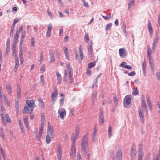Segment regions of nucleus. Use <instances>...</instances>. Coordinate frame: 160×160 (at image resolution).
I'll return each mask as SVG.
<instances>
[{"instance_id":"f257e3e1","label":"nucleus","mask_w":160,"mask_h":160,"mask_svg":"<svg viewBox=\"0 0 160 160\" xmlns=\"http://www.w3.org/2000/svg\"><path fill=\"white\" fill-rule=\"evenodd\" d=\"M81 147L83 151L87 150L88 149L87 138L86 136H84L82 139Z\"/></svg>"},{"instance_id":"f03ea898","label":"nucleus","mask_w":160,"mask_h":160,"mask_svg":"<svg viewBox=\"0 0 160 160\" xmlns=\"http://www.w3.org/2000/svg\"><path fill=\"white\" fill-rule=\"evenodd\" d=\"M1 115L2 116V122L3 124L4 125L6 124V121L8 122H11V121L8 114H2Z\"/></svg>"},{"instance_id":"7ed1b4c3","label":"nucleus","mask_w":160,"mask_h":160,"mask_svg":"<svg viewBox=\"0 0 160 160\" xmlns=\"http://www.w3.org/2000/svg\"><path fill=\"white\" fill-rule=\"evenodd\" d=\"M76 153V149L75 147V142L73 141L72 144L70 153V157L73 158L75 157Z\"/></svg>"},{"instance_id":"20e7f679","label":"nucleus","mask_w":160,"mask_h":160,"mask_svg":"<svg viewBox=\"0 0 160 160\" xmlns=\"http://www.w3.org/2000/svg\"><path fill=\"white\" fill-rule=\"evenodd\" d=\"M58 113L59 115L58 118L63 119L66 115V111L64 109L60 108L58 111Z\"/></svg>"},{"instance_id":"39448f33","label":"nucleus","mask_w":160,"mask_h":160,"mask_svg":"<svg viewBox=\"0 0 160 160\" xmlns=\"http://www.w3.org/2000/svg\"><path fill=\"white\" fill-rule=\"evenodd\" d=\"M143 155V146L142 145H139L138 151V160H142Z\"/></svg>"},{"instance_id":"423d86ee","label":"nucleus","mask_w":160,"mask_h":160,"mask_svg":"<svg viewBox=\"0 0 160 160\" xmlns=\"http://www.w3.org/2000/svg\"><path fill=\"white\" fill-rule=\"evenodd\" d=\"M54 132L53 129L52 128L50 122L48 123V127L47 129V134L49 135L51 137H53V134Z\"/></svg>"},{"instance_id":"0eeeda50","label":"nucleus","mask_w":160,"mask_h":160,"mask_svg":"<svg viewBox=\"0 0 160 160\" xmlns=\"http://www.w3.org/2000/svg\"><path fill=\"white\" fill-rule=\"evenodd\" d=\"M26 104H27L28 106L31 109V111H32L33 110V107L35 105V101L34 100H28L26 101Z\"/></svg>"},{"instance_id":"6e6552de","label":"nucleus","mask_w":160,"mask_h":160,"mask_svg":"<svg viewBox=\"0 0 160 160\" xmlns=\"http://www.w3.org/2000/svg\"><path fill=\"white\" fill-rule=\"evenodd\" d=\"M142 106L145 111V112L147 115H148V107L145 102V100L144 98H143L142 99L141 102Z\"/></svg>"},{"instance_id":"1a4fd4ad","label":"nucleus","mask_w":160,"mask_h":160,"mask_svg":"<svg viewBox=\"0 0 160 160\" xmlns=\"http://www.w3.org/2000/svg\"><path fill=\"white\" fill-rule=\"evenodd\" d=\"M138 113L142 122L144 123V118L143 111L140 107H139L138 108Z\"/></svg>"},{"instance_id":"9d476101","label":"nucleus","mask_w":160,"mask_h":160,"mask_svg":"<svg viewBox=\"0 0 160 160\" xmlns=\"http://www.w3.org/2000/svg\"><path fill=\"white\" fill-rule=\"evenodd\" d=\"M119 53L121 58H124L127 54V52L125 49L124 48H121L119 50Z\"/></svg>"},{"instance_id":"9b49d317","label":"nucleus","mask_w":160,"mask_h":160,"mask_svg":"<svg viewBox=\"0 0 160 160\" xmlns=\"http://www.w3.org/2000/svg\"><path fill=\"white\" fill-rule=\"evenodd\" d=\"M58 97V90L56 89L54 92H52L51 95L52 101L53 102L52 104H54L55 101L56 100Z\"/></svg>"},{"instance_id":"f8f14e48","label":"nucleus","mask_w":160,"mask_h":160,"mask_svg":"<svg viewBox=\"0 0 160 160\" xmlns=\"http://www.w3.org/2000/svg\"><path fill=\"white\" fill-rule=\"evenodd\" d=\"M122 152L121 149H118L116 153L117 160H122Z\"/></svg>"},{"instance_id":"ddd939ff","label":"nucleus","mask_w":160,"mask_h":160,"mask_svg":"<svg viewBox=\"0 0 160 160\" xmlns=\"http://www.w3.org/2000/svg\"><path fill=\"white\" fill-rule=\"evenodd\" d=\"M152 52L151 50L150 46L149 45L148 46V48H147V56L148 59V60L149 61V63H150V64H151V54Z\"/></svg>"},{"instance_id":"4468645a","label":"nucleus","mask_w":160,"mask_h":160,"mask_svg":"<svg viewBox=\"0 0 160 160\" xmlns=\"http://www.w3.org/2000/svg\"><path fill=\"white\" fill-rule=\"evenodd\" d=\"M19 31H17L16 32L14 36L13 45H16L18 38L19 37Z\"/></svg>"},{"instance_id":"2eb2a0df","label":"nucleus","mask_w":160,"mask_h":160,"mask_svg":"<svg viewBox=\"0 0 160 160\" xmlns=\"http://www.w3.org/2000/svg\"><path fill=\"white\" fill-rule=\"evenodd\" d=\"M125 102H124V106L126 108L127 107V106L129 105L131 103V98L128 96H126L125 98Z\"/></svg>"},{"instance_id":"dca6fc26","label":"nucleus","mask_w":160,"mask_h":160,"mask_svg":"<svg viewBox=\"0 0 160 160\" xmlns=\"http://www.w3.org/2000/svg\"><path fill=\"white\" fill-rule=\"evenodd\" d=\"M136 154V151L135 150V145H132V150L131 152V155L132 158H134L135 157Z\"/></svg>"},{"instance_id":"f3484780","label":"nucleus","mask_w":160,"mask_h":160,"mask_svg":"<svg viewBox=\"0 0 160 160\" xmlns=\"http://www.w3.org/2000/svg\"><path fill=\"white\" fill-rule=\"evenodd\" d=\"M99 122L100 124H102L104 122V118L103 114V112L102 111H100V118Z\"/></svg>"},{"instance_id":"a211bd4d","label":"nucleus","mask_w":160,"mask_h":160,"mask_svg":"<svg viewBox=\"0 0 160 160\" xmlns=\"http://www.w3.org/2000/svg\"><path fill=\"white\" fill-rule=\"evenodd\" d=\"M56 153H62V148L60 143H58L56 145Z\"/></svg>"},{"instance_id":"6ab92c4d","label":"nucleus","mask_w":160,"mask_h":160,"mask_svg":"<svg viewBox=\"0 0 160 160\" xmlns=\"http://www.w3.org/2000/svg\"><path fill=\"white\" fill-rule=\"evenodd\" d=\"M63 49L64 52L66 57V58L68 60L69 59V57L67 48L65 46L64 47Z\"/></svg>"},{"instance_id":"aec40b11","label":"nucleus","mask_w":160,"mask_h":160,"mask_svg":"<svg viewBox=\"0 0 160 160\" xmlns=\"http://www.w3.org/2000/svg\"><path fill=\"white\" fill-rule=\"evenodd\" d=\"M148 28L150 32V35H151L153 33V31L150 21H148Z\"/></svg>"},{"instance_id":"412c9836","label":"nucleus","mask_w":160,"mask_h":160,"mask_svg":"<svg viewBox=\"0 0 160 160\" xmlns=\"http://www.w3.org/2000/svg\"><path fill=\"white\" fill-rule=\"evenodd\" d=\"M38 101L40 107L42 109H43L44 108V104L43 100L41 98H39Z\"/></svg>"},{"instance_id":"4be33fe9","label":"nucleus","mask_w":160,"mask_h":160,"mask_svg":"<svg viewBox=\"0 0 160 160\" xmlns=\"http://www.w3.org/2000/svg\"><path fill=\"white\" fill-rule=\"evenodd\" d=\"M86 153V154L87 156V158L88 160H91V159H92L93 158L92 154V153H90L87 150L84 151Z\"/></svg>"},{"instance_id":"5701e85b","label":"nucleus","mask_w":160,"mask_h":160,"mask_svg":"<svg viewBox=\"0 0 160 160\" xmlns=\"http://www.w3.org/2000/svg\"><path fill=\"white\" fill-rule=\"evenodd\" d=\"M79 52L80 54V57L81 58V59H83L84 58V55L83 52V51L82 49V46L81 45L79 46Z\"/></svg>"},{"instance_id":"b1692460","label":"nucleus","mask_w":160,"mask_h":160,"mask_svg":"<svg viewBox=\"0 0 160 160\" xmlns=\"http://www.w3.org/2000/svg\"><path fill=\"white\" fill-rule=\"evenodd\" d=\"M19 61L18 57H17L15 59V65L14 68V70L16 71L19 67Z\"/></svg>"},{"instance_id":"393cba45","label":"nucleus","mask_w":160,"mask_h":160,"mask_svg":"<svg viewBox=\"0 0 160 160\" xmlns=\"http://www.w3.org/2000/svg\"><path fill=\"white\" fill-rule=\"evenodd\" d=\"M0 136L2 138L3 140H5V136L3 132V129L2 128H0Z\"/></svg>"},{"instance_id":"a878e982","label":"nucleus","mask_w":160,"mask_h":160,"mask_svg":"<svg viewBox=\"0 0 160 160\" xmlns=\"http://www.w3.org/2000/svg\"><path fill=\"white\" fill-rule=\"evenodd\" d=\"M26 35V32H23V34L21 35L20 38V45H22V43L24 41V38Z\"/></svg>"},{"instance_id":"bb28decb","label":"nucleus","mask_w":160,"mask_h":160,"mask_svg":"<svg viewBox=\"0 0 160 160\" xmlns=\"http://www.w3.org/2000/svg\"><path fill=\"white\" fill-rule=\"evenodd\" d=\"M28 119L27 118H23V120L24 122V123L26 126L28 130H29L28 122Z\"/></svg>"},{"instance_id":"cd10ccee","label":"nucleus","mask_w":160,"mask_h":160,"mask_svg":"<svg viewBox=\"0 0 160 160\" xmlns=\"http://www.w3.org/2000/svg\"><path fill=\"white\" fill-rule=\"evenodd\" d=\"M6 88L8 93L9 94H10L12 91V87L11 84H7L6 85Z\"/></svg>"},{"instance_id":"c85d7f7f","label":"nucleus","mask_w":160,"mask_h":160,"mask_svg":"<svg viewBox=\"0 0 160 160\" xmlns=\"http://www.w3.org/2000/svg\"><path fill=\"white\" fill-rule=\"evenodd\" d=\"M19 105L18 102V101H17L16 102L15 105L16 111L17 115H18V114L19 109Z\"/></svg>"},{"instance_id":"c756f323","label":"nucleus","mask_w":160,"mask_h":160,"mask_svg":"<svg viewBox=\"0 0 160 160\" xmlns=\"http://www.w3.org/2000/svg\"><path fill=\"white\" fill-rule=\"evenodd\" d=\"M17 92L18 98L20 99L21 98V92L20 88L19 87H17Z\"/></svg>"},{"instance_id":"7c9ffc66","label":"nucleus","mask_w":160,"mask_h":160,"mask_svg":"<svg viewBox=\"0 0 160 160\" xmlns=\"http://www.w3.org/2000/svg\"><path fill=\"white\" fill-rule=\"evenodd\" d=\"M16 45H13V46L12 47V50L13 51L12 54L13 56L15 57L17 55V51L16 49Z\"/></svg>"},{"instance_id":"2f4dec72","label":"nucleus","mask_w":160,"mask_h":160,"mask_svg":"<svg viewBox=\"0 0 160 160\" xmlns=\"http://www.w3.org/2000/svg\"><path fill=\"white\" fill-rule=\"evenodd\" d=\"M51 136L49 135H47L46 136V141L47 144H49L50 143L51 140Z\"/></svg>"},{"instance_id":"473e14b6","label":"nucleus","mask_w":160,"mask_h":160,"mask_svg":"<svg viewBox=\"0 0 160 160\" xmlns=\"http://www.w3.org/2000/svg\"><path fill=\"white\" fill-rule=\"evenodd\" d=\"M43 126L44 125H41V126L40 127L39 135V137H41V136L43 133Z\"/></svg>"},{"instance_id":"72a5a7b5","label":"nucleus","mask_w":160,"mask_h":160,"mask_svg":"<svg viewBox=\"0 0 160 160\" xmlns=\"http://www.w3.org/2000/svg\"><path fill=\"white\" fill-rule=\"evenodd\" d=\"M80 132V128L79 126H77L76 128V136L77 137L79 135Z\"/></svg>"},{"instance_id":"f704fd0d","label":"nucleus","mask_w":160,"mask_h":160,"mask_svg":"<svg viewBox=\"0 0 160 160\" xmlns=\"http://www.w3.org/2000/svg\"><path fill=\"white\" fill-rule=\"evenodd\" d=\"M29 107L26 105L24 107V109L22 111L23 113H27L28 112H29Z\"/></svg>"},{"instance_id":"c9c22d12","label":"nucleus","mask_w":160,"mask_h":160,"mask_svg":"<svg viewBox=\"0 0 160 160\" xmlns=\"http://www.w3.org/2000/svg\"><path fill=\"white\" fill-rule=\"evenodd\" d=\"M96 63L94 62H91L88 64V68H93L95 66Z\"/></svg>"},{"instance_id":"e433bc0d","label":"nucleus","mask_w":160,"mask_h":160,"mask_svg":"<svg viewBox=\"0 0 160 160\" xmlns=\"http://www.w3.org/2000/svg\"><path fill=\"white\" fill-rule=\"evenodd\" d=\"M88 50L89 53L91 55L92 53V52L93 49L92 48V45L91 44L89 47L88 48Z\"/></svg>"},{"instance_id":"4c0bfd02","label":"nucleus","mask_w":160,"mask_h":160,"mask_svg":"<svg viewBox=\"0 0 160 160\" xmlns=\"http://www.w3.org/2000/svg\"><path fill=\"white\" fill-rule=\"evenodd\" d=\"M22 45H20V47H19L20 50H19V57H22L23 50H22Z\"/></svg>"},{"instance_id":"58836bf2","label":"nucleus","mask_w":160,"mask_h":160,"mask_svg":"<svg viewBox=\"0 0 160 160\" xmlns=\"http://www.w3.org/2000/svg\"><path fill=\"white\" fill-rule=\"evenodd\" d=\"M138 91L137 88H134V90L132 92V94L133 95H136L138 94Z\"/></svg>"},{"instance_id":"ea45409f","label":"nucleus","mask_w":160,"mask_h":160,"mask_svg":"<svg viewBox=\"0 0 160 160\" xmlns=\"http://www.w3.org/2000/svg\"><path fill=\"white\" fill-rule=\"evenodd\" d=\"M69 76H70L69 78H70V81H71V83H72L74 82V80H73V78L72 77V75H73L72 72L71 73V72L69 71Z\"/></svg>"},{"instance_id":"a19ab883","label":"nucleus","mask_w":160,"mask_h":160,"mask_svg":"<svg viewBox=\"0 0 160 160\" xmlns=\"http://www.w3.org/2000/svg\"><path fill=\"white\" fill-rule=\"evenodd\" d=\"M112 24L111 23H109L107 24L106 27L105 29L106 31H108L110 29L112 26Z\"/></svg>"},{"instance_id":"79ce46f5","label":"nucleus","mask_w":160,"mask_h":160,"mask_svg":"<svg viewBox=\"0 0 160 160\" xmlns=\"http://www.w3.org/2000/svg\"><path fill=\"white\" fill-rule=\"evenodd\" d=\"M134 3V0H130V1L128 2V9H129L131 8L132 4L133 3Z\"/></svg>"},{"instance_id":"37998d69","label":"nucleus","mask_w":160,"mask_h":160,"mask_svg":"<svg viewBox=\"0 0 160 160\" xmlns=\"http://www.w3.org/2000/svg\"><path fill=\"white\" fill-rule=\"evenodd\" d=\"M56 75L57 77V80L58 81H61V77L60 74L58 72H56Z\"/></svg>"},{"instance_id":"c03bdc74","label":"nucleus","mask_w":160,"mask_h":160,"mask_svg":"<svg viewBox=\"0 0 160 160\" xmlns=\"http://www.w3.org/2000/svg\"><path fill=\"white\" fill-rule=\"evenodd\" d=\"M4 102L8 105L9 107H10V103L8 102V100L6 98V96L4 95Z\"/></svg>"},{"instance_id":"a18cd8bd","label":"nucleus","mask_w":160,"mask_h":160,"mask_svg":"<svg viewBox=\"0 0 160 160\" xmlns=\"http://www.w3.org/2000/svg\"><path fill=\"white\" fill-rule=\"evenodd\" d=\"M97 130L96 128H94V130L93 132V139L94 140H95V139L96 137L97 136Z\"/></svg>"},{"instance_id":"49530a36","label":"nucleus","mask_w":160,"mask_h":160,"mask_svg":"<svg viewBox=\"0 0 160 160\" xmlns=\"http://www.w3.org/2000/svg\"><path fill=\"white\" fill-rule=\"evenodd\" d=\"M58 160H61L62 158V153H56Z\"/></svg>"},{"instance_id":"de8ad7c7","label":"nucleus","mask_w":160,"mask_h":160,"mask_svg":"<svg viewBox=\"0 0 160 160\" xmlns=\"http://www.w3.org/2000/svg\"><path fill=\"white\" fill-rule=\"evenodd\" d=\"M6 46L7 48L6 50V53H8L9 52L10 50V43H6Z\"/></svg>"},{"instance_id":"09e8293b","label":"nucleus","mask_w":160,"mask_h":160,"mask_svg":"<svg viewBox=\"0 0 160 160\" xmlns=\"http://www.w3.org/2000/svg\"><path fill=\"white\" fill-rule=\"evenodd\" d=\"M42 118H41V125H44V115L43 114L42 115Z\"/></svg>"},{"instance_id":"8fccbe9b","label":"nucleus","mask_w":160,"mask_h":160,"mask_svg":"<svg viewBox=\"0 0 160 160\" xmlns=\"http://www.w3.org/2000/svg\"><path fill=\"white\" fill-rule=\"evenodd\" d=\"M0 149H1V153H2V157L4 159V160H6V157H5V154L4 153V151H3V149H2V148H0Z\"/></svg>"},{"instance_id":"3c124183","label":"nucleus","mask_w":160,"mask_h":160,"mask_svg":"<svg viewBox=\"0 0 160 160\" xmlns=\"http://www.w3.org/2000/svg\"><path fill=\"white\" fill-rule=\"evenodd\" d=\"M31 46L32 47H34L35 46V40L34 38H31Z\"/></svg>"},{"instance_id":"603ef678","label":"nucleus","mask_w":160,"mask_h":160,"mask_svg":"<svg viewBox=\"0 0 160 160\" xmlns=\"http://www.w3.org/2000/svg\"><path fill=\"white\" fill-rule=\"evenodd\" d=\"M85 40L87 42H88L89 41V38L88 34L85 35L84 36Z\"/></svg>"},{"instance_id":"864d4df0","label":"nucleus","mask_w":160,"mask_h":160,"mask_svg":"<svg viewBox=\"0 0 160 160\" xmlns=\"http://www.w3.org/2000/svg\"><path fill=\"white\" fill-rule=\"evenodd\" d=\"M66 67L69 70V71H70L71 72H72V71L71 70V68L70 66V63H68L66 64Z\"/></svg>"},{"instance_id":"5fc2aeb1","label":"nucleus","mask_w":160,"mask_h":160,"mask_svg":"<svg viewBox=\"0 0 160 160\" xmlns=\"http://www.w3.org/2000/svg\"><path fill=\"white\" fill-rule=\"evenodd\" d=\"M52 24H49L48 25V29L47 30V31L51 32V30L52 29Z\"/></svg>"},{"instance_id":"6e6d98bb","label":"nucleus","mask_w":160,"mask_h":160,"mask_svg":"<svg viewBox=\"0 0 160 160\" xmlns=\"http://www.w3.org/2000/svg\"><path fill=\"white\" fill-rule=\"evenodd\" d=\"M125 66H127L126 63L125 62H122L120 65V66L122 67V68H125Z\"/></svg>"},{"instance_id":"4d7b16f0","label":"nucleus","mask_w":160,"mask_h":160,"mask_svg":"<svg viewBox=\"0 0 160 160\" xmlns=\"http://www.w3.org/2000/svg\"><path fill=\"white\" fill-rule=\"evenodd\" d=\"M158 40L159 38L158 37V36H156L154 40L153 41V42L157 43L158 42Z\"/></svg>"},{"instance_id":"13d9d810","label":"nucleus","mask_w":160,"mask_h":160,"mask_svg":"<svg viewBox=\"0 0 160 160\" xmlns=\"http://www.w3.org/2000/svg\"><path fill=\"white\" fill-rule=\"evenodd\" d=\"M47 12L48 13V15L51 17L52 18V13L50 12V10L49 9H48L47 10Z\"/></svg>"},{"instance_id":"bf43d9fd","label":"nucleus","mask_w":160,"mask_h":160,"mask_svg":"<svg viewBox=\"0 0 160 160\" xmlns=\"http://www.w3.org/2000/svg\"><path fill=\"white\" fill-rule=\"evenodd\" d=\"M43 53L42 52H41V53L40 59L39 60V61L41 62V63L43 61Z\"/></svg>"},{"instance_id":"052dcab7","label":"nucleus","mask_w":160,"mask_h":160,"mask_svg":"<svg viewBox=\"0 0 160 160\" xmlns=\"http://www.w3.org/2000/svg\"><path fill=\"white\" fill-rule=\"evenodd\" d=\"M102 17L105 20H109L111 18V17H110V16H102Z\"/></svg>"},{"instance_id":"680f3d73","label":"nucleus","mask_w":160,"mask_h":160,"mask_svg":"<svg viewBox=\"0 0 160 160\" xmlns=\"http://www.w3.org/2000/svg\"><path fill=\"white\" fill-rule=\"evenodd\" d=\"M142 68L143 71H145L146 70V63L145 62H143V63L142 64Z\"/></svg>"},{"instance_id":"e2e57ef3","label":"nucleus","mask_w":160,"mask_h":160,"mask_svg":"<svg viewBox=\"0 0 160 160\" xmlns=\"http://www.w3.org/2000/svg\"><path fill=\"white\" fill-rule=\"evenodd\" d=\"M43 78L44 77L43 75H42L40 76V81L43 85L44 84V80L43 79Z\"/></svg>"},{"instance_id":"0e129e2a","label":"nucleus","mask_w":160,"mask_h":160,"mask_svg":"<svg viewBox=\"0 0 160 160\" xmlns=\"http://www.w3.org/2000/svg\"><path fill=\"white\" fill-rule=\"evenodd\" d=\"M64 98H62L60 100V106H63L64 104Z\"/></svg>"},{"instance_id":"69168bd1","label":"nucleus","mask_w":160,"mask_h":160,"mask_svg":"<svg viewBox=\"0 0 160 160\" xmlns=\"http://www.w3.org/2000/svg\"><path fill=\"white\" fill-rule=\"evenodd\" d=\"M156 43H155L153 42L152 43V48L153 49V52H154V50L155 49L156 47Z\"/></svg>"},{"instance_id":"338daca9","label":"nucleus","mask_w":160,"mask_h":160,"mask_svg":"<svg viewBox=\"0 0 160 160\" xmlns=\"http://www.w3.org/2000/svg\"><path fill=\"white\" fill-rule=\"evenodd\" d=\"M135 74V72L134 71H132V72L128 73V75L129 76H132Z\"/></svg>"},{"instance_id":"774afa93","label":"nucleus","mask_w":160,"mask_h":160,"mask_svg":"<svg viewBox=\"0 0 160 160\" xmlns=\"http://www.w3.org/2000/svg\"><path fill=\"white\" fill-rule=\"evenodd\" d=\"M77 158L78 160H82L81 155L79 152L77 153Z\"/></svg>"}]
</instances>
